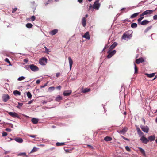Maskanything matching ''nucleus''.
<instances>
[{"label":"nucleus","mask_w":157,"mask_h":157,"mask_svg":"<svg viewBox=\"0 0 157 157\" xmlns=\"http://www.w3.org/2000/svg\"><path fill=\"white\" fill-rule=\"evenodd\" d=\"M31 19L32 21H34L36 19V18L34 16H32L31 17Z\"/></svg>","instance_id":"obj_45"},{"label":"nucleus","mask_w":157,"mask_h":157,"mask_svg":"<svg viewBox=\"0 0 157 157\" xmlns=\"http://www.w3.org/2000/svg\"><path fill=\"white\" fill-rule=\"evenodd\" d=\"M61 86H58L56 87V89H57L59 90H60L61 89Z\"/></svg>","instance_id":"obj_52"},{"label":"nucleus","mask_w":157,"mask_h":157,"mask_svg":"<svg viewBox=\"0 0 157 157\" xmlns=\"http://www.w3.org/2000/svg\"><path fill=\"white\" fill-rule=\"evenodd\" d=\"M144 61V59L142 57L137 59L136 60V63L137 64H139L140 63H142Z\"/></svg>","instance_id":"obj_10"},{"label":"nucleus","mask_w":157,"mask_h":157,"mask_svg":"<svg viewBox=\"0 0 157 157\" xmlns=\"http://www.w3.org/2000/svg\"><path fill=\"white\" fill-rule=\"evenodd\" d=\"M78 2L80 3H81L83 2V0H78Z\"/></svg>","instance_id":"obj_57"},{"label":"nucleus","mask_w":157,"mask_h":157,"mask_svg":"<svg viewBox=\"0 0 157 157\" xmlns=\"http://www.w3.org/2000/svg\"><path fill=\"white\" fill-rule=\"evenodd\" d=\"M13 94L15 96L20 95H21V92L17 90L14 91Z\"/></svg>","instance_id":"obj_22"},{"label":"nucleus","mask_w":157,"mask_h":157,"mask_svg":"<svg viewBox=\"0 0 157 157\" xmlns=\"http://www.w3.org/2000/svg\"><path fill=\"white\" fill-rule=\"evenodd\" d=\"M122 137L125 140H128V139H127V138H125V137H124L123 136H122Z\"/></svg>","instance_id":"obj_61"},{"label":"nucleus","mask_w":157,"mask_h":157,"mask_svg":"<svg viewBox=\"0 0 157 157\" xmlns=\"http://www.w3.org/2000/svg\"><path fill=\"white\" fill-rule=\"evenodd\" d=\"M40 80H37L36 82V83L37 84H39L40 83Z\"/></svg>","instance_id":"obj_54"},{"label":"nucleus","mask_w":157,"mask_h":157,"mask_svg":"<svg viewBox=\"0 0 157 157\" xmlns=\"http://www.w3.org/2000/svg\"><path fill=\"white\" fill-rule=\"evenodd\" d=\"M139 13H135L133 14L132 15L131 17L130 18H133L136 17L139 14Z\"/></svg>","instance_id":"obj_29"},{"label":"nucleus","mask_w":157,"mask_h":157,"mask_svg":"<svg viewBox=\"0 0 157 157\" xmlns=\"http://www.w3.org/2000/svg\"><path fill=\"white\" fill-rule=\"evenodd\" d=\"M24 78H25L23 76H21V77H19L18 78V81H21V80H23Z\"/></svg>","instance_id":"obj_41"},{"label":"nucleus","mask_w":157,"mask_h":157,"mask_svg":"<svg viewBox=\"0 0 157 157\" xmlns=\"http://www.w3.org/2000/svg\"><path fill=\"white\" fill-rule=\"evenodd\" d=\"M153 19L155 20H157V15H155L153 17Z\"/></svg>","instance_id":"obj_49"},{"label":"nucleus","mask_w":157,"mask_h":157,"mask_svg":"<svg viewBox=\"0 0 157 157\" xmlns=\"http://www.w3.org/2000/svg\"><path fill=\"white\" fill-rule=\"evenodd\" d=\"M44 48H45V53H46L47 54H48L49 52H50V51L48 49H47V47L46 46H44Z\"/></svg>","instance_id":"obj_38"},{"label":"nucleus","mask_w":157,"mask_h":157,"mask_svg":"<svg viewBox=\"0 0 157 157\" xmlns=\"http://www.w3.org/2000/svg\"><path fill=\"white\" fill-rule=\"evenodd\" d=\"M149 22V21L147 20H144L140 23L142 25H144L148 24Z\"/></svg>","instance_id":"obj_17"},{"label":"nucleus","mask_w":157,"mask_h":157,"mask_svg":"<svg viewBox=\"0 0 157 157\" xmlns=\"http://www.w3.org/2000/svg\"><path fill=\"white\" fill-rule=\"evenodd\" d=\"M24 61L25 62L27 63L28 62V60L27 59H25L24 60Z\"/></svg>","instance_id":"obj_58"},{"label":"nucleus","mask_w":157,"mask_h":157,"mask_svg":"<svg viewBox=\"0 0 157 157\" xmlns=\"http://www.w3.org/2000/svg\"><path fill=\"white\" fill-rule=\"evenodd\" d=\"M154 11L152 10H147L144 12L140 15V16H143L145 15L151 14Z\"/></svg>","instance_id":"obj_3"},{"label":"nucleus","mask_w":157,"mask_h":157,"mask_svg":"<svg viewBox=\"0 0 157 157\" xmlns=\"http://www.w3.org/2000/svg\"><path fill=\"white\" fill-rule=\"evenodd\" d=\"M137 131L138 132V133L139 135V136L141 137L143 135H144L143 133L141 132L139 128H137Z\"/></svg>","instance_id":"obj_18"},{"label":"nucleus","mask_w":157,"mask_h":157,"mask_svg":"<svg viewBox=\"0 0 157 157\" xmlns=\"http://www.w3.org/2000/svg\"><path fill=\"white\" fill-rule=\"evenodd\" d=\"M64 143H59L57 142L56 143V145L57 146H63L65 145Z\"/></svg>","instance_id":"obj_31"},{"label":"nucleus","mask_w":157,"mask_h":157,"mask_svg":"<svg viewBox=\"0 0 157 157\" xmlns=\"http://www.w3.org/2000/svg\"><path fill=\"white\" fill-rule=\"evenodd\" d=\"M125 129V128H123L122 130L118 131V132L121 134H124L126 132V130Z\"/></svg>","instance_id":"obj_26"},{"label":"nucleus","mask_w":157,"mask_h":157,"mask_svg":"<svg viewBox=\"0 0 157 157\" xmlns=\"http://www.w3.org/2000/svg\"><path fill=\"white\" fill-rule=\"evenodd\" d=\"M104 140L106 141H110L112 140V138L111 137L107 136L104 138Z\"/></svg>","instance_id":"obj_21"},{"label":"nucleus","mask_w":157,"mask_h":157,"mask_svg":"<svg viewBox=\"0 0 157 157\" xmlns=\"http://www.w3.org/2000/svg\"><path fill=\"white\" fill-rule=\"evenodd\" d=\"M37 151V148L36 147H34L33 149L31 150V152H36Z\"/></svg>","instance_id":"obj_39"},{"label":"nucleus","mask_w":157,"mask_h":157,"mask_svg":"<svg viewBox=\"0 0 157 157\" xmlns=\"http://www.w3.org/2000/svg\"><path fill=\"white\" fill-rule=\"evenodd\" d=\"M68 59L69 60V63L70 65V69H71L72 67V65L73 63V61L72 59L70 57H68Z\"/></svg>","instance_id":"obj_13"},{"label":"nucleus","mask_w":157,"mask_h":157,"mask_svg":"<svg viewBox=\"0 0 157 157\" xmlns=\"http://www.w3.org/2000/svg\"><path fill=\"white\" fill-rule=\"evenodd\" d=\"M99 0H96L93 4V8L97 10H98L100 7V4L99 3Z\"/></svg>","instance_id":"obj_4"},{"label":"nucleus","mask_w":157,"mask_h":157,"mask_svg":"<svg viewBox=\"0 0 157 157\" xmlns=\"http://www.w3.org/2000/svg\"><path fill=\"white\" fill-rule=\"evenodd\" d=\"M82 25L85 27L86 26V17H84L82 18Z\"/></svg>","instance_id":"obj_15"},{"label":"nucleus","mask_w":157,"mask_h":157,"mask_svg":"<svg viewBox=\"0 0 157 157\" xmlns=\"http://www.w3.org/2000/svg\"><path fill=\"white\" fill-rule=\"evenodd\" d=\"M71 93V90H67L65 91L63 93V94L65 96H68Z\"/></svg>","instance_id":"obj_11"},{"label":"nucleus","mask_w":157,"mask_h":157,"mask_svg":"<svg viewBox=\"0 0 157 157\" xmlns=\"http://www.w3.org/2000/svg\"><path fill=\"white\" fill-rule=\"evenodd\" d=\"M17 10V8H13L12 12V13H14Z\"/></svg>","instance_id":"obj_47"},{"label":"nucleus","mask_w":157,"mask_h":157,"mask_svg":"<svg viewBox=\"0 0 157 157\" xmlns=\"http://www.w3.org/2000/svg\"><path fill=\"white\" fill-rule=\"evenodd\" d=\"M142 130L145 132L147 133L148 132L149 129L148 128H141Z\"/></svg>","instance_id":"obj_36"},{"label":"nucleus","mask_w":157,"mask_h":157,"mask_svg":"<svg viewBox=\"0 0 157 157\" xmlns=\"http://www.w3.org/2000/svg\"><path fill=\"white\" fill-rule=\"evenodd\" d=\"M30 66H31V65H26V66H25V68L26 69L29 70V68L30 69Z\"/></svg>","instance_id":"obj_42"},{"label":"nucleus","mask_w":157,"mask_h":157,"mask_svg":"<svg viewBox=\"0 0 157 157\" xmlns=\"http://www.w3.org/2000/svg\"><path fill=\"white\" fill-rule=\"evenodd\" d=\"M55 87L52 86L50 87L49 88V90H53L55 89Z\"/></svg>","instance_id":"obj_48"},{"label":"nucleus","mask_w":157,"mask_h":157,"mask_svg":"<svg viewBox=\"0 0 157 157\" xmlns=\"http://www.w3.org/2000/svg\"><path fill=\"white\" fill-rule=\"evenodd\" d=\"M22 105H23L22 103H21L18 102V105L17 106V107L20 109Z\"/></svg>","instance_id":"obj_40"},{"label":"nucleus","mask_w":157,"mask_h":157,"mask_svg":"<svg viewBox=\"0 0 157 157\" xmlns=\"http://www.w3.org/2000/svg\"><path fill=\"white\" fill-rule=\"evenodd\" d=\"M15 140L19 143H22L23 140L22 138H16L15 139Z\"/></svg>","instance_id":"obj_23"},{"label":"nucleus","mask_w":157,"mask_h":157,"mask_svg":"<svg viewBox=\"0 0 157 157\" xmlns=\"http://www.w3.org/2000/svg\"><path fill=\"white\" fill-rule=\"evenodd\" d=\"M141 17L137 20L138 23L139 24H140L141 22V20L144 18V17L143 16H140Z\"/></svg>","instance_id":"obj_34"},{"label":"nucleus","mask_w":157,"mask_h":157,"mask_svg":"<svg viewBox=\"0 0 157 157\" xmlns=\"http://www.w3.org/2000/svg\"><path fill=\"white\" fill-rule=\"evenodd\" d=\"M155 139V135H152L149 136L148 137V139L149 140V141H154Z\"/></svg>","instance_id":"obj_14"},{"label":"nucleus","mask_w":157,"mask_h":157,"mask_svg":"<svg viewBox=\"0 0 157 157\" xmlns=\"http://www.w3.org/2000/svg\"><path fill=\"white\" fill-rule=\"evenodd\" d=\"M5 130L6 131L10 132L11 131V130L10 128H6L5 129Z\"/></svg>","instance_id":"obj_51"},{"label":"nucleus","mask_w":157,"mask_h":157,"mask_svg":"<svg viewBox=\"0 0 157 157\" xmlns=\"http://www.w3.org/2000/svg\"><path fill=\"white\" fill-rule=\"evenodd\" d=\"M139 149L143 155L146 156V154L144 150L141 147H139Z\"/></svg>","instance_id":"obj_25"},{"label":"nucleus","mask_w":157,"mask_h":157,"mask_svg":"<svg viewBox=\"0 0 157 157\" xmlns=\"http://www.w3.org/2000/svg\"><path fill=\"white\" fill-rule=\"evenodd\" d=\"M117 43L116 42H114L113 44H112L109 47V49L110 50H112L114 49L116 46L117 45Z\"/></svg>","instance_id":"obj_20"},{"label":"nucleus","mask_w":157,"mask_h":157,"mask_svg":"<svg viewBox=\"0 0 157 157\" xmlns=\"http://www.w3.org/2000/svg\"><path fill=\"white\" fill-rule=\"evenodd\" d=\"M38 119L35 118H32L31 120L32 122L34 124H36L38 121Z\"/></svg>","instance_id":"obj_19"},{"label":"nucleus","mask_w":157,"mask_h":157,"mask_svg":"<svg viewBox=\"0 0 157 157\" xmlns=\"http://www.w3.org/2000/svg\"><path fill=\"white\" fill-rule=\"evenodd\" d=\"M5 61L6 62H7L9 63V64L10 66H11L12 64L10 63V62L9 61V59L7 58H6L5 59Z\"/></svg>","instance_id":"obj_35"},{"label":"nucleus","mask_w":157,"mask_h":157,"mask_svg":"<svg viewBox=\"0 0 157 157\" xmlns=\"http://www.w3.org/2000/svg\"><path fill=\"white\" fill-rule=\"evenodd\" d=\"M47 60L46 58L43 57L39 60V63L42 65H44L47 63Z\"/></svg>","instance_id":"obj_2"},{"label":"nucleus","mask_w":157,"mask_h":157,"mask_svg":"<svg viewBox=\"0 0 157 157\" xmlns=\"http://www.w3.org/2000/svg\"><path fill=\"white\" fill-rule=\"evenodd\" d=\"M127 38H128V32H126L122 35L121 37V39L123 40L124 39L126 40Z\"/></svg>","instance_id":"obj_12"},{"label":"nucleus","mask_w":157,"mask_h":157,"mask_svg":"<svg viewBox=\"0 0 157 157\" xmlns=\"http://www.w3.org/2000/svg\"><path fill=\"white\" fill-rule=\"evenodd\" d=\"M85 17H86V18H87V17H88V14H86V16H85Z\"/></svg>","instance_id":"obj_63"},{"label":"nucleus","mask_w":157,"mask_h":157,"mask_svg":"<svg viewBox=\"0 0 157 157\" xmlns=\"http://www.w3.org/2000/svg\"><path fill=\"white\" fill-rule=\"evenodd\" d=\"M21 154H23L24 155H26V153H23Z\"/></svg>","instance_id":"obj_64"},{"label":"nucleus","mask_w":157,"mask_h":157,"mask_svg":"<svg viewBox=\"0 0 157 157\" xmlns=\"http://www.w3.org/2000/svg\"><path fill=\"white\" fill-rule=\"evenodd\" d=\"M26 26L27 28H30L32 27L33 25L31 23H28L26 24Z\"/></svg>","instance_id":"obj_32"},{"label":"nucleus","mask_w":157,"mask_h":157,"mask_svg":"<svg viewBox=\"0 0 157 157\" xmlns=\"http://www.w3.org/2000/svg\"><path fill=\"white\" fill-rule=\"evenodd\" d=\"M125 149L127 151H128V146H126L125 147Z\"/></svg>","instance_id":"obj_62"},{"label":"nucleus","mask_w":157,"mask_h":157,"mask_svg":"<svg viewBox=\"0 0 157 157\" xmlns=\"http://www.w3.org/2000/svg\"><path fill=\"white\" fill-rule=\"evenodd\" d=\"M87 146L89 147L91 149H93V147L92 146H91L90 145H87Z\"/></svg>","instance_id":"obj_55"},{"label":"nucleus","mask_w":157,"mask_h":157,"mask_svg":"<svg viewBox=\"0 0 157 157\" xmlns=\"http://www.w3.org/2000/svg\"><path fill=\"white\" fill-rule=\"evenodd\" d=\"M30 69L33 71L36 72L39 70L38 67L34 64H31Z\"/></svg>","instance_id":"obj_8"},{"label":"nucleus","mask_w":157,"mask_h":157,"mask_svg":"<svg viewBox=\"0 0 157 157\" xmlns=\"http://www.w3.org/2000/svg\"><path fill=\"white\" fill-rule=\"evenodd\" d=\"M93 8V6L91 4H90L89 6V10H90L91 8Z\"/></svg>","instance_id":"obj_56"},{"label":"nucleus","mask_w":157,"mask_h":157,"mask_svg":"<svg viewBox=\"0 0 157 157\" xmlns=\"http://www.w3.org/2000/svg\"><path fill=\"white\" fill-rule=\"evenodd\" d=\"M32 103V101H29L28 102V104H31V103Z\"/></svg>","instance_id":"obj_60"},{"label":"nucleus","mask_w":157,"mask_h":157,"mask_svg":"<svg viewBox=\"0 0 157 157\" xmlns=\"http://www.w3.org/2000/svg\"><path fill=\"white\" fill-rule=\"evenodd\" d=\"M140 140L144 144H147L149 142V140L145 137L144 135L141 136L140 138Z\"/></svg>","instance_id":"obj_7"},{"label":"nucleus","mask_w":157,"mask_h":157,"mask_svg":"<svg viewBox=\"0 0 157 157\" xmlns=\"http://www.w3.org/2000/svg\"><path fill=\"white\" fill-rule=\"evenodd\" d=\"M60 75V73H57L56 75V76L57 77H59Z\"/></svg>","instance_id":"obj_53"},{"label":"nucleus","mask_w":157,"mask_h":157,"mask_svg":"<svg viewBox=\"0 0 157 157\" xmlns=\"http://www.w3.org/2000/svg\"><path fill=\"white\" fill-rule=\"evenodd\" d=\"M132 37V36L131 35H128V38H130Z\"/></svg>","instance_id":"obj_59"},{"label":"nucleus","mask_w":157,"mask_h":157,"mask_svg":"<svg viewBox=\"0 0 157 157\" xmlns=\"http://www.w3.org/2000/svg\"><path fill=\"white\" fill-rule=\"evenodd\" d=\"M138 71V68L135 65V73H137Z\"/></svg>","instance_id":"obj_43"},{"label":"nucleus","mask_w":157,"mask_h":157,"mask_svg":"<svg viewBox=\"0 0 157 157\" xmlns=\"http://www.w3.org/2000/svg\"><path fill=\"white\" fill-rule=\"evenodd\" d=\"M58 30L57 29H54L49 32V34L52 35H53L56 34L58 32Z\"/></svg>","instance_id":"obj_16"},{"label":"nucleus","mask_w":157,"mask_h":157,"mask_svg":"<svg viewBox=\"0 0 157 157\" xmlns=\"http://www.w3.org/2000/svg\"><path fill=\"white\" fill-rule=\"evenodd\" d=\"M108 47L109 46L107 45H105L103 50V51H105V50L107 48H108Z\"/></svg>","instance_id":"obj_50"},{"label":"nucleus","mask_w":157,"mask_h":157,"mask_svg":"<svg viewBox=\"0 0 157 157\" xmlns=\"http://www.w3.org/2000/svg\"><path fill=\"white\" fill-rule=\"evenodd\" d=\"M82 37L85 38L86 39L89 40L90 37L89 32H86L85 34L82 36Z\"/></svg>","instance_id":"obj_9"},{"label":"nucleus","mask_w":157,"mask_h":157,"mask_svg":"<svg viewBox=\"0 0 157 157\" xmlns=\"http://www.w3.org/2000/svg\"><path fill=\"white\" fill-rule=\"evenodd\" d=\"M131 27L132 28H135L137 27V25L136 23H133L131 25Z\"/></svg>","instance_id":"obj_27"},{"label":"nucleus","mask_w":157,"mask_h":157,"mask_svg":"<svg viewBox=\"0 0 157 157\" xmlns=\"http://www.w3.org/2000/svg\"><path fill=\"white\" fill-rule=\"evenodd\" d=\"M10 98L9 95L7 94H4L2 96V100L5 102H6Z\"/></svg>","instance_id":"obj_6"},{"label":"nucleus","mask_w":157,"mask_h":157,"mask_svg":"<svg viewBox=\"0 0 157 157\" xmlns=\"http://www.w3.org/2000/svg\"><path fill=\"white\" fill-rule=\"evenodd\" d=\"M152 28V26H150L149 27H147L145 30L144 32H147V31H148L151 28Z\"/></svg>","instance_id":"obj_37"},{"label":"nucleus","mask_w":157,"mask_h":157,"mask_svg":"<svg viewBox=\"0 0 157 157\" xmlns=\"http://www.w3.org/2000/svg\"><path fill=\"white\" fill-rule=\"evenodd\" d=\"M28 136H29V137L34 138L36 137L37 136V135H28Z\"/></svg>","instance_id":"obj_46"},{"label":"nucleus","mask_w":157,"mask_h":157,"mask_svg":"<svg viewBox=\"0 0 157 157\" xmlns=\"http://www.w3.org/2000/svg\"><path fill=\"white\" fill-rule=\"evenodd\" d=\"M110 50H109L107 52L108 54L107 56V57L109 59L110 58L113 56L116 52V51L115 50H114L113 51H111Z\"/></svg>","instance_id":"obj_1"},{"label":"nucleus","mask_w":157,"mask_h":157,"mask_svg":"<svg viewBox=\"0 0 157 157\" xmlns=\"http://www.w3.org/2000/svg\"><path fill=\"white\" fill-rule=\"evenodd\" d=\"M62 99V97L60 95H58L57 97L56 98V100L57 101H59L60 100H61Z\"/></svg>","instance_id":"obj_24"},{"label":"nucleus","mask_w":157,"mask_h":157,"mask_svg":"<svg viewBox=\"0 0 157 157\" xmlns=\"http://www.w3.org/2000/svg\"><path fill=\"white\" fill-rule=\"evenodd\" d=\"M90 88H86L82 91V92L83 93H86L90 91Z\"/></svg>","instance_id":"obj_28"},{"label":"nucleus","mask_w":157,"mask_h":157,"mask_svg":"<svg viewBox=\"0 0 157 157\" xmlns=\"http://www.w3.org/2000/svg\"><path fill=\"white\" fill-rule=\"evenodd\" d=\"M146 75L148 77L151 78L154 77L155 76V73H153L151 74H146Z\"/></svg>","instance_id":"obj_30"},{"label":"nucleus","mask_w":157,"mask_h":157,"mask_svg":"<svg viewBox=\"0 0 157 157\" xmlns=\"http://www.w3.org/2000/svg\"><path fill=\"white\" fill-rule=\"evenodd\" d=\"M7 133L5 132H3L2 133V136L3 137H5L7 136Z\"/></svg>","instance_id":"obj_44"},{"label":"nucleus","mask_w":157,"mask_h":157,"mask_svg":"<svg viewBox=\"0 0 157 157\" xmlns=\"http://www.w3.org/2000/svg\"><path fill=\"white\" fill-rule=\"evenodd\" d=\"M27 95L28 97L30 99L32 98V95L30 92H28L27 93Z\"/></svg>","instance_id":"obj_33"},{"label":"nucleus","mask_w":157,"mask_h":157,"mask_svg":"<svg viewBox=\"0 0 157 157\" xmlns=\"http://www.w3.org/2000/svg\"><path fill=\"white\" fill-rule=\"evenodd\" d=\"M8 114L13 118H20L19 115L15 112H8Z\"/></svg>","instance_id":"obj_5"}]
</instances>
